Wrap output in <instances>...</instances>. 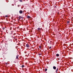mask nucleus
<instances>
[{
  "label": "nucleus",
  "mask_w": 73,
  "mask_h": 73,
  "mask_svg": "<svg viewBox=\"0 0 73 73\" xmlns=\"http://www.w3.org/2000/svg\"><path fill=\"white\" fill-rule=\"evenodd\" d=\"M19 13L20 14H21L22 13H23V11L21 10H20L19 11Z\"/></svg>",
  "instance_id": "1"
},
{
  "label": "nucleus",
  "mask_w": 73,
  "mask_h": 73,
  "mask_svg": "<svg viewBox=\"0 0 73 73\" xmlns=\"http://www.w3.org/2000/svg\"><path fill=\"white\" fill-rule=\"evenodd\" d=\"M26 46L27 48H29V45L28 44H26Z\"/></svg>",
  "instance_id": "2"
},
{
  "label": "nucleus",
  "mask_w": 73,
  "mask_h": 73,
  "mask_svg": "<svg viewBox=\"0 0 73 73\" xmlns=\"http://www.w3.org/2000/svg\"><path fill=\"white\" fill-rule=\"evenodd\" d=\"M53 68L54 69H56V66H54L53 67Z\"/></svg>",
  "instance_id": "3"
},
{
  "label": "nucleus",
  "mask_w": 73,
  "mask_h": 73,
  "mask_svg": "<svg viewBox=\"0 0 73 73\" xmlns=\"http://www.w3.org/2000/svg\"><path fill=\"white\" fill-rule=\"evenodd\" d=\"M19 57V55H17L16 56V58L17 59H18V58Z\"/></svg>",
  "instance_id": "4"
},
{
  "label": "nucleus",
  "mask_w": 73,
  "mask_h": 73,
  "mask_svg": "<svg viewBox=\"0 0 73 73\" xmlns=\"http://www.w3.org/2000/svg\"><path fill=\"white\" fill-rule=\"evenodd\" d=\"M27 18L28 19H30V18H31V17L29 16H28L27 17Z\"/></svg>",
  "instance_id": "5"
},
{
  "label": "nucleus",
  "mask_w": 73,
  "mask_h": 73,
  "mask_svg": "<svg viewBox=\"0 0 73 73\" xmlns=\"http://www.w3.org/2000/svg\"><path fill=\"white\" fill-rule=\"evenodd\" d=\"M56 56H57V57H58V56H59V54H56Z\"/></svg>",
  "instance_id": "6"
},
{
  "label": "nucleus",
  "mask_w": 73,
  "mask_h": 73,
  "mask_svg": "<svg viewBox=\"0 0 73 73\" xmlns=\"http://www.w3.org/2000/svg\"><path fill=\"white\" fill-rule=\"evenodd\" d=\"M48 70V69H47V68H46V69H45L44 70V71L45 72H46V71H47V70Z\"/></svg>",
  "instance_id": "7"
},
{
  "label": "nucleus",
  "mask_w": 73,
  "mask_h": 73,
  "mask_svg": "<svg viewBox=\"0 0 73 73\" xmlns=\"http://www.w3.org/2000/svg\"><path fill=\"white\" fill-rule=\"evenodd\" d=\"M39 30H40V28H38V31H39Z\"/></svg>",
  "instance_id": "8"
},
{
  "label": "nucleus",
  "mask_w": 73,
  "mask_h": 73,
  "mask_svg": "<svg viewBox=\"0 0 73 73\" xmlns=\"http://www.w3.org/2000/svg\"><path fill=\"white\" fill-rule=\"evenodd\" d=\"M8 17V15H5V17Z\"/></svg>",
  "instance_id": "9"
},
{
  "label": "nucleus",
  "mask_w": 73,
  "mask_h": 73,
  "mask_svg": "<svg viewBox=\"0 0 73 73\" xmlns=\"http://www.w3.org/2000/svg\"><path fill=\"white\" fill-rule=\"evenodd\" d=\"M39 48H40V49H41V46H39Z\"/></svg>",
  "instance_id": "10"
},
{
  "label": "nucleus",
  "mask_w": 73,
  "mask_h": 73,
  "mask_svg": "<svg viewBox=\"0 0 73 73\" xmlns=\"http://www.w3.org/2000/svg\"><path fill=\"white\" fill-rule=\"evenodd\" d=\"M58 72V68H57L56 70V72Z\"/></svg>",
  "instance_id": "11"
},
{
  "label": "nucleus",
  "mask_w": 73,
  "mask_h": 73,
  "mask_svg": "<svg viewBox=\"0 0 73 73\" xmlns=\"http://www.w3.org/2000/svg\"><path fill=\"white\" fill-rule=\"evenodd\" d=\"M19 1H20V2H22V0H19Z\"/></svg>",
  "instance_id": "12"
},
{
  "label": "nucleus",
  "mask_w": 73,
  "mask_h": 73,
  "mask_svg": "<svg viewBox=\"0 0 73 73\" xmlns=\"http://www.w3.org/2000/svg\"><path fill=\"white\" fill-rule=\"evenodd\" d=\"M22 67H24V65H22Z\"/></svg>",
  "instance_id": "13"
},
{
  "label": "nucleus",
  "mask_w": 73,
  "mask_h": 73,
  "mask_svg": "<svg viewBox=\"0 0 73 73\" xmlns=\"http://www.w3.org/2000/svg\"><path fill=\"white\" fill-rule=\"evenodd\" d=\"M19 19H21V17H19Z\"/></svg>",
  "instance_id": "14"
},
{
  "label": "nucleus",
  "mask_w": 73,
  "mask_h": 73,
  "mask_svg": "<svg viewBox=\"0 0 73 73\" xmlns=\"http://www.w3.org/2000/svg\"><path fill=\"white\" fill-rule=\"evenodd\" d=\"M3 30H4V29H5V28L3 27Z\"/></svg>",
  "instance_id": "15"
},
{
  "label": "nucleus",
  "mask_w": 73,
  "mask_h": 73,
  "mask_svg": "<svg viewBox=\"0 0 73 73\" xmlns=\"http://www.w3.org/2000/svg\"><path fill=\"white\" fill-rule=\"evenodd\" d=\"M19 6H20V5H18V7H19Z\"/></svg>",
  "instance_id": "16"
},
{
  "label": "nucleus",
  "mask_w": 73,
  "mask_h": 73,
  "mask_svg": "<svg viewBox=\"0 0 73 73\" xmlns=\"http://www.w3.org/2000/svg\"><path fill=\"white\" fill-rule=\"evenodd\" d=\"M49 49H50L51 48V47L50 46L49 47Z\"/></svg>",
  "instance_id": "17"
}]
</instances>
